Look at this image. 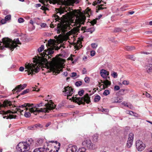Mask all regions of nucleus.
<instances>
[{
    "label": "nucleus",
    "instance_id": "f257e3e1",
    "mask_svg": "<svg viewBox=\"0 0 152 152\" xmlns=\"http://www.w3.org/2000/svg\"><path fill=\"white\" fill-rule=\"evenodd\" d=\"M47 51L45 50L44 51L45 52V53L43 52V54L41 53L42 58L40 61L37 58H34V60L33 61L35 64L31 63L28 64H26L25 68L27 70L25 71L28 73V75L35 74V73L38 72L39 70V65L42 64V62L43 63L45 64L47 68L49 69L50 71L54 72L56 71V73H59L60 71H62L63 66L65 60L62 58H59L58 60L53 61L49 63L47 59L43 57H45L46 55L47 56L46 53Z\"/></svg>",
    "mask_w": 152,
    "mask_h": 152
},
{
    "label": "nucleus",
    "instance_id": "f03ea898",
    "mask_svg": "<svg viewBox=\"0 0 152 152\" xmlns=\"http://www.w3.org/2000/svg\"><path fill=\"white\" fill-rule=\"evenodd\" d=\"M62 5L60 8L58 9L59 13L60 15L64 13V12H69L70 15L72 16H77V18L75 20L76 23L74 24L73 25L76 26L77 27L74 28L71 31V32H68L66 33L67 36H69L71 34H76L78 33L79 30V28L80 26V24H84V22L86 19V17L85 15H81L79 16L78 15L79 13L77 10H75L73 11L72 9H70L68 6L70 4V0H62Z\"/></svg>",
    "mask_w": 152,
    "mask_h": 152
},
{
    "label": "nucleus",
    "instance_id": "7ed1b4c3",
    "mask_svg": "<svg viewBox=\"0 0 152 152\" xmlns=\"http://www.w3.org/2000/svg\"><path fill=\"white\" fill-rule=\"evenodd\" d=\"M42 103L41 102L39 104H37L36 105L33 106L32 108H26L25 109L26 110H28L29 112H30L31 113H33L34 114L37 115V113L42 112L49 113L51 110L54 109L56 106L52 100H50L48 102L47 104H46L45 105V106L46 108L39 109L38 107H41L42 106Z\"/></svg>",
    "mask_w": 152,
    "mask_h": 152
},
{
    "label": "nucleus",
    "instance_id": "20e7f679",
    "mask_svg": "<svg viewBox=\"0 0 152 152\" xmlns=\"http://www.w3.org/2000/svg\"><path fill=\"white\" fill-rule=\"evenodd\" d=\"M3 42L5 46L12 51L17 47L18 46L17 45H21V43L18 39H17L15 40L12 41V40L8 38H3Z\"/></svg>",
    "mask_w": 152,
    "mask_h": 152
},
{
    "label": "nucleus",
    "instance_id": "39448f33",
    "mask_svg": "<svg viewBox=\"0 0 152 152\" xmlns=\"http://www.w3.org/2000/svg\"><path fill=\"white\" fill-rule=\"evenodd\" d=\"M33 105V104H30L29 103H25L23 104L20 106H19L18 107H14L13 109L12 110V111H11L10 110L5 111H0V114L6 115L8 113H17L18 112L21 115H23L22 113L23 111V110H22L21 108H23L25 107H31L32 105Z\"/></svg>",
    "mask_w": 152,
    "mask_h": 152
},
{
    "label": "nucleus",
    "instance_id": "423d86ee",
    "mask_svg": "<svg viewBox=\"0 0 152 152\" xmlns=\"http://www.w3.org/2000/svg\"><path fill=\"white\" fill-rule=\"evenodd\" d=\"M72 99L73 102L77 103L79 105L84 104L85 102L87 103H89L90 102V98L88 94H86L84 97H82L78 98L73 96L72 97Z\"/></svg>",
    "mask_w": 152,
    "mask_h": 152
},
{
    "label": "nucleus",
    "instance_id": "0eeeda50",
    "mask_svg": "<svg viewBox=\"0 0 152 152\" xmlns=\"http://www.w3.org/2000/svg\"><path fill=\"white\" fill-rule=\"evenodd\" d=\"M18 151L20 152H24L30 149L29 145L25 142H19L17 146Z\"/></svg>",
    "mask_w": 152,
    "mask_h": 152
},
{
    "label": "nucleus",
    "instance_id": "6e6552de",
    "mask_svg": "<svg viewBox=\"0 0 152 152\" xmlns=\"http://www.w3.org/2000/svg\"><path fill=\"white\" fill-rule=\"evenodd\" d=\"M55 44V41L53 40L50 39L48 41V44H46L47 47V50L48 51V54H52L53 53Z\"/></svg>",
    "mask_w": 152,
    "mask_h": 152
},
{
    "label": "nucleus",
    "instance_id": "1a4fd4ad",
    "mask_svg": "<svg viewBox=\"0 0 152 152\" xmlns=\"http://www.w3.org/2000/svg\"><path fill=\"white\" fill-rule=\"evenodd\" d=\"M82 144L83 146L86 147L89 149L93 150L96 148L95 145L93 144L91 141L89 139L84 140Z\"/></svg>",
    "mask_w": 152,
    "mask_h": 152
},
{
    "label": "nucleus",
    "instance_id": "9d476101",
    "mask_svg": "<svg viewBox=\"0 0 152 152\" xmlns=\"http://www.w3.org/2000/svg\"><path fill=\"white\" fill-rule=\"evenodd\" d=\"M136 146L137 150L139 151H143L146 147L145 145L141 140H137L136 142Z\"/></svg>",
    "mask_w": 152,
    "mask_h": 152
},
{
    "label": "nucleus",
    "instance_id": "9b49d317",
    "mask_svg": "<svg viewBox=\"0 0 152 152\" xmlns=\"http://www.w3.org/2000/svg\"><path fill=\"white\" fill-rule=\"evenodd\" d=\"M63 94L67 96V98L69 99V96H71L73 93V89L69 86L65 87L63 90Z\"/></svg>",
    "mask_w": 152,
    "mask_h": 152
},
{
    "label": "nucleus",
    "instance_id": "f8f14e48",
    "mask_svg": "<svg viewBox=\"0 0 152 152\" xmlns=\"http://www.w3.org/2000/svg\"><path fill=\"white\" fill-rule=\"evenodd\" d=\"M68 27L67 25H62L58 28V29L57 31V33L58 34H59L61 33V34H64L65 32L67 31V30Z\"/></svg>",
    "mask_w": 152,
    "mask_h": 152
},
{
    "label": "nucleus",
    "instance_id": "ddd939ff",
    "mask_svg": "<svg viewBox=\"0 0 152 152\" xmlns=\"http://www.w3.org/2000/svg\"><path fill=\"white\" fill-rule=\"evenodd\" d=\"M101 81L102 83H103L104 84H100V83H99V86L100 87L101 86H102V88L103 89H104L105 88H107L111 84V82L108 81V80H107V78H106L105 80H104L103 81L102 80Z\"/></svg>",
    "mask_w": 152,
    "mask_h": 152
},
{
    "label": "nucleus",
    "instance_id": "4468645a",
    "mask_svg": "<svg viewBox=\"0 0 152 152\" xmlns=\"http://www.w3.org/2000/svg\"><path fill=\"white\" fill-rule=\"evenodd\" d=\"M26 86L27 85L26 84H24L23 85H18L15 89H14L12 90V91H14L16 90V92L17 93L19 92H20L21 90L25 88Z\"/></svg>",
    "mask_w": 152,
    "mask_h": 152
},
{
    "label": "nucleus",
    "instance_id": "2eb2a0df",
    "mask_svg": "<svg viewBox=\"0 0 152 152\" xmlns=\"http://www.w3.org/2000/svg\"><path fill=\"white\" fill-rule=\"evenodd\" d=\"M77 149L76 146L69 145L68 146L66 150V152H76Z\"/></svg>",
    "mask_w": 152,
    "mask_h": 152
},
{
    "label": "nucleus",
    "instance_id": "dca6fc26",
    "mask_svg": "<svg viewBox=\"0 0 152 152\" xmlns=\"http://www.w3.org/2000/svg\"><path fill=\"white\" fill-rule=\"evenodd\" d=\"M100 74L102 77L105 79L107 78V77L109 75V72L103 69L100 70Z\"/></svg>",
    "mask_w": 152,
    "mask_h": 152
},
{
    "label": "nucleus",
    "instance_id": "f3484780",
    "mask_svg": "<svg viewBox=\"0 0 152 152\" xmlns=\"http://www.w3.org/2000/svg\"><path fill=\"white\" fill-rule=\"evenodd\" d=\"M12 104L11 102L8 100H5L3 102V104H0V107H7L8 106H10Z\"/></svg>",
    "mask_w": 152,
    "mask_h": 152
},
{
    "label": "nucleus",
    "instance_id": "a211bd4d",
    "mask_svg": "<svg viewBox=\"0 0 152 152\" xmlns=\"http://www.w3.org/2000/svg\"><path fill=\"white\" fill-rule=\"evenodd\" d=\"M145 68L148 73H150L152 72V64H147L145 66Z\"/></svg>",
    "mask_w": 152,
    "mask_h": 152
},
{
    "label": "nucleus",
    "instance_id": "6ab92c4d",
    "mask_svg": "<svg viewBox=\"0 0 152 152\" xmlns=\"http://www.w3.org/2000/svg\"><path fill=\"white\" fill-rule=\"evenodd\" d=\"M123 99L122 97H115L113 98L112 99L114 103H120L122 102Z\"/></svg>",
    "mask_w": 152,
    "mask_h": 152
},
{
    "label": "nucleus",
    "instance_id": "aec40b11",
    "mask_svg": "<svg viewBox=\"0 0 152 152\" xmlns=\"http://www.w3.org/2000/svg\"><path fill=\"white\" fill-rule=\"evenodd\" d=\"M95 29L94 27L88 28L87 29L86 28V27H82L81 28V30H84V32H90L91 33H92L95 31Z\"/></svg>",
    "mask_w": 152,
    "mask_h": 152
},
{
    "label": "nucleus",
    "instance_id": "412c9836",
    "mask_svg": "<svg viewBox=\"0 0 152 152\" xmlns=\"http://www.w3.org/2000/svg\"><path fill=\"white\" fill-rule=\"evenodd\" d=\"M38 127H40L41 128H42V126L40 124H38L34 125H31L28 126V129L29 130H34Z\"/></svg>",
    "mask_w": 152,
    "mask_h": 152
},
{
    "label": "nucleus",
    "instance_id": "4be33fe9",
    "mask_svg": "<svg viewBox=\"0 0 152 152\" xmlns=\"http://www.w3.org/2000/svg\"><path fill=\"white\" fill-rule=\"evenodd\" d=\"M81 44L82 43L80 40H78L77 42V43H76L74 45L75 48L77 50H79L80 48H81L82 46Z\"/></svg>",
    "mask_w": 152,
    "mask_h": 152
},
{
    "label": "nucleus",
    "instance_id": "5701e85b",
    "mask_svg": "<svg viewBox=\"0 0 152 152\" xmlns=\"http://www.w3.org/2000/svg\"><path fill=\"white\" fill-rule=\"evenodd\" d=\"M27 144L29 145V147L30 148V146L31 145H32L34 143V140L32 138L28 139L26 142Z\"/></svg>",
    "mask_w": 152,
    "mask_h": 152
},
{
    "label": "nucleus",
    "instance_id": "b1692460",
    "mask_svg": "<svg viewBox=\"0 0 152 152\" xmlns=\"http://www.w3.org/2000/svg\"><path fill=\"white\" fill-rule=\"evenodd\" d=\"M99 135L96 134L92 136V140L94 142H97L98 140Z\"/></svg>",
    "mask_w": 152,
    "mask_h": 152
},
{
    "label": "nucleus",
    "instance_id": "393cba45",
    "mask_svg": "<svg viewBox=\"0 0 152 152\" xmlns=\"http://www.w3.org/2000/svg\"><path fill=\"white\" fill-rule=\"evenodd\" d=\"M44 150V152H57L58 150H56V151H53L52 149H50L48 147L43 148Z\"/></svg>",
    "mask_w": 152,
    "mask_h": 152
},
{
    "label": "nucleus",
    "instance_id": "a878e982",
    "mask_svg": "<svg viewBox=\"0 0 152 152\" xmlns=\"http://www.w3.org/2000/svg\"><path fill=\"white\" fill-rule=\"evenodd\" d=\"M126 49L128 51H132L135 50V48L133 46H127L125 47Z\"/></svg>",
    "mask_w": 152,
    "mask_h": 152
},
{
    "label": "nucleus",
    "instance_id": "bb28decb",
    "mask_svg": "<svg viewBox=\"0 0 152 152\" xmlns=\"http://www.w3.org/2000/svg\"><path fill=\"white\" fill-rule=\"evenodd\" d=\"M133 140H128L127 143V147L129 148L131 147L133 144Z\"/></svg>",
    "mask_w": 152,
    "mask_h": 152
},
{
    "label": "nucleus",
    "instance_id": "cd10ccee",
    "mask_svg": "<svg viewBox=\"0 0 152 152\" xmlns=\"http://www.w3.org/2000/svg\"><path fill=\"white\" fill-rule=\"evenodd\" d=\"M44 149L43 148H39L35 149L33 152H44Z\"/></svg>",
    "mask_w": 152,
    "mask_h": 152
},
{
    "label": "nucleus",
    "instance_id": "c85d7f7f",
    "mask_svg": "<svg viewBox=\"0 0 152 152\" xmlns=\"http://www.w3.org/2000/svg\"><path fill=\"white\" fill-rule=\"evenodd\" d=\"M60 0H49V2L50 4H59V2Z\"/></svg>",
    "mask_w": 152,
    "mask_h": 152
},
{
    "label": "nucleus",
    "instance_id": "c756f323",
    "mask_svg": "<svg viewBox=\"0 0 152 152\" xmlns=\"http://www.w3.org/2000/svg\"><path fill=\"white\" fill-rule=\"evenodd\" d=\"M127 58L128 59L132 60L133 61H135V58L133 55H128L127 56Z\"/></svg>",
    "mask_w": 152,
    "mask_h": 152
},
{
    "label": "nucleus",
    "instance_id": "7c9ffc66",
    "mask_svg": "<svg viewBox=\"0 0 152 152\" xmlns=\"http://www.w3.org/2000/svg\"><path fill=\"white\" fill-rule=\"evenodd\" d=\"M134 134L132 133H130L129 135L128 140H133Z\"/></svg>",
    "mask_w": 152,
    "mask_h": 152
},
{
    "label": "nucleus",
    "instance_id": "2f4dec72",
    "mask_svg": "<svg viewBox=\"0 0 152 152\" xmlns=\"http://www.w3.org/2000/svg\"><path fill=\"white\" fill-rule=\"evenodd\" d=\"M86 149L85 148L83 147L79 148L77 152H86Z\"/></svg>",
    "mask_w": 152,
    "mask_h": 152
},
{
    "label": "nucleus",
    "instance_id": "473e14b6",
    "mask_svg": "<svg viewBox=\"0 0 152 152\" xmlns=\"http://www.w3.org/2000/svg\"><path fill=\"white\" fill-rule=\"evenodd\" d=\"M100 96L99 95H97L95 96L94 99V102H98L100 100Z\"/></svg>",
    "mask_w": 152,
    "mask_h": 152
},
{
    "label": "nucleus",
    "instance_id": "72a5a7b5",
    "mask_svg": "<svg viewBox=\"0 0 152 152\" xmlns=\"http://www.w3.org/2000/svg\"><path fill=\"white\" fill-rule=\"evenodd\" d=\"M2 42H0V49L1 50H3L4 49V48H6L5 46V45L4 44V42H3V39H2Z\"/></svg>",
    "mask_w": 152,
    "mask_h": 152
},
{
    "label": "nucleus",
    "instance_id": "f704fd0d",
    "mask_svg": "<svg viewBox=\"0 0 152 152\" xmlns=\"http://www.w3.org/2000/svg\"><path fill=\"white\" fill-rule=\"evenodd\" d=\"M91 46L93 49H96L98 46V44L96 43H92L91 44Z\"/></svg>",
    "mask_w": 152,
    "mask_h": 152
},
{
    "label": "nucleus",
    "instance_id": "c9c22d12",
    "mask_svg": "<svg viewBox=\"0 0 152 152\" xmlns=\"http://www.w3.org/2000/svg\"><path fill=\"white\" fill-rule=\"evenodd\" d=\"M111 76L114 78H116L117 77L118 75L116 72H113L111 74Z\"/></svg>",
    "mask_w": 152,
    "mask_h": 152
},
{
    "label": "nucleus",
    "instance_id": "e433bc0d",
    "mask_svg": "<svg viewBox=\"0 0 152 152\" xmlns=\"http://www.w3.org/2000/svg\"><path fill=\"white\" fill-rule=\"evenodd\" d=\"M7 118H9L11 119V118H15L16 116L9 114V115H7Z\"/></svg>",
    "mask_w": 152,
    "mask_h": 152
},
{
    "label": "nucleus",
    "instance_id": "4c0bfd02",
    "mask_svg": "<svg viewBox=\"0 0 152 152\" xmlns=\"http://www.w3.org/2000/svg\"><path fill=\"white\" fill-rule=\"evenodd\" d=\"M103 94L104 95L107 96L110 94V91L108 90H105Z\"/></svg>",
    "mask_w": 152,
    "mask_h": 152
},
{
    "label": "nucleus",
    "instance_id": "58836bf2",
    "mask_svg": "<svg viewBox=\"0 0 152 152\" xmlns=\"http://www.w3.org/2000/svg\"><path fill=\"white\" fill-rule=\"evenodd\" d=\"M82 84V82L81 81H77L75 83V85L77 86H79Z\"/></svg>",
    "mask_w": 152,
    "mask_h": 152
},
{
    "label": "nucleus",
    "instance_id": "ea45409f",
    "mask_svg": "<svg viewBox=\"0 0 152 152\" xmlns=\"http://www.w3.org/2000/svg\"><path fill=\"white\" fill-rule=\"evenodd\" d=\"M44 49V45H42L39 48L38 50L39 52H41Z\"/></svg>",
    "mask_w": 152,
    "mask_h": 152
},
{
    "label": "nucleus",
    "instance_id": "a19ab883",
    "mask_svg": "<svg viewBox=\"0 0 152 152\" xmlns=\"http://www.w3.org/2000/svg\"><path fill=\"white\" fill-rule=\"evenodd\" d=\"M124 91H125L124 89H121L119 91L120 94L121 95H124L125 94L124 93Z\"/></svg>",
    "mask_w": 152,
    "mask_h": 152
},
{
    "label": "nucleus",
    "instance_id": "79ce46f5",
    "mask_svg": "<svg viewBox=\"0 0 152 152\" xmlns=\"http://www.w3.org/2000/svg\"><path fill=\"white\" fill-rule=\"evenodd\" d=\"M29 89H27L26 90H25L24 91H23V92L20 94V95H24L27 93H28V92H29Z\"/></svg>",
    "mask_w": 152,
    "mask_h": 152
},
{
    "label": "nucleus",
    "instance_id": "37998d69",
    "mask_svg": "<svg viewBox=\"0 0 152 152\" xmlns=\"http://www.w3.org/2000/svg\"><path fill=\"white\" fill-rule=\"evenodd\" d=\"M11 15H8L6 16L5 18V19L6 21L9 20L11 19Z\"/></svg>",
    "mask_w": 152,
    "mask_h": 152
},
{
    "label": "nucleus",
    "instance_id": "c03bdc74",
    "mask_svg": "<svg viewBox=\"0 0 152 152\" xmlns=\"http://www.w3.org/2000/svg\"><path fill=\"white\" fill-rule=\"evenodd\" d=\"M129 82L127 80H124L122 82V84L124 85H127L129 84Z\"/></svg>",
    "mask_w": 152,
    "mask_h": 152
},
{
    "label": "nucleus",
    "instance_id": "a18cd8bd",
    "mask_svg": "<svg viewBox=\"0 0 152 152\" xmlns=\"http://www.w3.org/2000/svg\"><path fill=\"white\" fill-rule=\"evenodd\" d=\"M84 93V91L81 90L78 92V94L80 96H82L83 94Z\"/></svg>",
    "mask_w": 152,
    "mask_h": 152
},
{
    "label": "nucleus",
    "instance_id": "49530a36",
    "mask_svg": "<svg viewBox=\"0 0 152 152\" xmlns=\"http://www.w3.org/2000/svg\"><path fill=\"white\" fill-rule=\"evenodd\" d=\"M31 115L30 113L26 112L24 114V116L26 117H29Z\"/></svg>",
    "mask_w": 152,
    "mask_h": 152
},
{
    "label": "nucleus",
    "instance_id": "de8ad7c7",
    "mask_svg": "<svg viewBox=\"0 0 152 152\" xmlns=\"http://www.w3.org/2000/svg\"><path fill=\"white\" fill-rule=\"evenodd\" d=\"M85 82L86 83H88L90 81L89 78L88 77H86L84 79Z\"/></svg>",
    "mask_w": 152,
    "mask_h": 152
},
{
    "label": "nucleus",
    "instance_id": "09e8293b",
    "mask_svg": "<svg viewBox=\"0 0 152 152\" xmlns=\"http://www.w3.org/2000/svg\"><path fill=\"white\" fill-rule=\"evenodd\" d=\"M96 19H94L93 20H92L91 22V23L92 26H93L94 25L96 24Z\"/></svg>",
    "mask_w": 152,
    "mask_h": 152
},
{
    "label": "nucleus",
    "instance_id": "8fccbe9b",
    "mask_svg": "<svg viewBox=\"0 0 152 152\" xmlns=\"http://www.w3.org/2000/svg\"><path fill=\"white\" fill-rule=\"evenodd\" d=\"M54 19L56 21L60 20V17L58 15H56L54 17Z\"/></svg>",
    "mask_w": 152,
    "mask_h": 152
},
{
    "label": "nucleus",
    "instance_id": "3c124183",
    "mask_svg": "<svg viewBox=\"0 0 152 152\" xmlns=\"http://www.w3.org/2000/svg\"><path fill=\"white\" fill-rule=\"evenodd\" d=\"M121 29L120 28H116L114 30V31L115 32H118L120 31H121Z\"/></svg>",
    "mask_w": 152,
    "mask_h": 152
},
{
    "label": "nucleus",
    "instance_id": "603ef678",
    "mask_svg": "<svg viewBox=\"0 0 152 152\" xmlns=\"http://www.w3.org/2000/svg\"><path fill=\"white\" fill-rule=\"evenodd\" d=\"M18 22L20 23H22L24 22V19L22 18H20L18 19Z\"/></svg>",
    "mask_w": 152,
    "mask_h": 152
},
{
    "label": "nucleus",
    "instance_id": "864d4df0",
    "mask_svg": "<svg viewBox=\"0 0 152 152\" xmlns=\"http://www.w3.org/2000/svg\"><path fill=\"white\" fill-rule=\"evenodd\" d=\"M120 89V87L118 86H114V89L115 91H118Z\"/></svg>",
    "mask_w": 152,
    "mask_h": 152
},
{
    "label": "nucleus",
    "instance_id": "5fc2aeb1",
    "mask_svg": "<svg viewBox=\"0 0 152 152\" xmlns=\"http://www.w3.org/2000/svg\"><path fill=\"white\" fill-rule=\"evenodd\" d=\"M144 94L145 95V96L147 97L148 98H149L151 96V95H150V94H148V93H147V92H145V94Z\"/></svg>",
    "mask_w": 152,
    "mask_h": 152
},
{
    "label": "nucleus",
    "instance_id": "6e6d98bb",
    "mask_svg": "<svg viewBox=\"0 0 152 152\" xmlns=\"http://www.w3.org/2000/svg\"><path fill=\"white\" fill-rule=\"evenodd\" d=\"M151 52H146V51H142L140 53L141 54H149L151 53Z\"/></svg>",
    "mask_w": 152,
    "mask_h": 152
},
{
    "label": "nucleus",
    "instance_id": "4d7b16f0",
    "mask_svg": "<svg viewBox=\"0 0 152 152\" xmlns=\"http://www.w3.org/2000/svg\"><path fill=\"white\" fill-rule=\"evenodd\" d=\"M95 52L94 50H92L91 52V56H93L95 55Z\"/></svg>",
    "mask_w": 152,
    "mask_h": 152
},
{
    "label": "nucleus",
    "instance_id": "13d9d810",
    "mask_svg": "<svg viewBox=\"0 0 152 152\" xmlns=\"http://www.w3.org/2000/svg\"><path fill=\"white\" fill-rule=\"evenodd\" d=\"M71 74V77H75L77 75V74L75 72H72Z\"/></svg>",
    "mask_w": 152,
    "mask_h": 152
},
{
    "label": "nucleus",
    "instance_id": "bf43d9fd",
    "mask_svg": "<svg viewBox=\"0 0 152 152\" xmlns=\"http://www.w3.org/2000/svg\"><path fill=\"white\" fill-rule=\"evenodd\" d=\"M41 9L44 10H48V9L45 6H42L41 7Z\"/></svg>",
    "mask_w": 152,
    "mask_h": 152
},
{
    "label": "nucleus",
    "instance_id": "052dcab7",
    "mask_svg": "<svg viewBox=\"0 0 152 152\" xmlns=\"http://www.w3.org/2000/svg\"><path fill=\"white\" fill-rule=\"evenodd\" d=\"M6 21H6L5 19H2L1 20V22L2 24H4L5 23H6Z\"/></svg>",
    "mask_w": 152,
    "mask_h": 152
},
{
    "label": "nucleus",
    "instance_id": "680f3d73",
    "mask_svg": "<svg viewBox=\"0 0 152 152\" xmlns=\"http://www.w3.org/2000/svg\"><path fill=\"white\" fill-rule=\"evenodd\" d=\"M106 7H102L100 6L99 5L98 8V10H103V9H106Z\"/></svg>",
    "mask_w": 152,
    "mask_h": 152
},
{
    "label": "nucleus",
    "instance_id": "e2e57ef3",
    "mask_svg": "<svg viewBox=\"0 0 152 152\" xmlns=\"http://www.w3.org/2000/svg\"><path fill=\"white\" fill-rule=\"evenodd\" d=\"M126 113L132 115L133 113V112L132 111H127Z\"/></svg>",
    "mask_w": 152,
    "mask_h": 152
},
{
    "label": "nucleus",
    "instance_id": "0e129e2a",
    "mask_svg": "<svg viewBox=\"0 0 152 152\" xmlns=\"http://www.w3.org/2000/svg\"><path fill=\"white\" fill-rule=\"evenodd\" d=\"M41 26L42 28H44L46 26V24L45 23H42L41 25Z\"/></svg>",
    "mask_w": 152,
    "mask_h": 152
},
{
    "label": "nucleus",
    "instance_id": "69168bd1",
    "mask_svg": "<svg viewBox=\"0 0 152 152\" xmlns=\"http://www.w3.org/2000/svg\"><path fill=\"white\" fill-rule=\"evenodd\" d=\"M86 69L85 68H84L83 69V70H82V73L83 74H85L86 73Z\"/></svg>",
    "mask_w": 152,
    "mask_h": 152
},
{
    "label": "nucleus",
    "instance_id": "338daca9",
    "mask_svg": "<svg viewBox=\"0 0 152 152\" xmlns=\"http://www.w3.org/2000/svg\"><path fill=\"white\" fill-rule=\"evenodd\" d=\"M57 40L58 42H59L61 43H62L63 42V40L60 39L59 38H57Z\"/></svg>",
    "mask_w": 152,
    "mask_h": 152
},
{
    "label": "nucleus",
    "instance_id": "774afa93",
    "mask_svg": "<svg viewBox=\"0 0 152 152\" xmlns=\"http://www.w3.org/2000/svg\"><path fill=\"white\" fill-rule=\"evenodd\" d=\"M63 75L65 76L66 77L68 75V73L67 72H64L63 73Z\"/></svg>",
    "mask_w": 152,
    "mask_h": 152
}]
</instances>
